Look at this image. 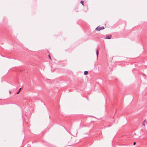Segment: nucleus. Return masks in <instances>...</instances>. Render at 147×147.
<instances>
[{
	"mask_svg": "<svg viewBox=\"0 0 147 147\" xmlns=\"http://www.w3.org/2000/svg\"><path fill=\"white\" fill-rule=\"evenodd\" d=\"M105 28L103 27H100L99 26L96 28L95 29L97 31H100L101 30H103Z\"/></svg>",
	"mask_w": 147,
	"mask_h": 147,
	"instance_id": "1",
	"label": "nucleus"
},
{
	"mask_svg": "<svg viewBox=\"0 0 147 147\" xmlns=\"http://www.w3.org/2000/svg\"><path fill=\"white\" fill-rule=\"evenodd\" d=\"M111 35H108L106 36V37L105 38L106 39H111Z\"/></svg>",
	"mask_w": 147,
	"mask_h": 147,
	"instance_id": "2",
	"label": "nucleus"
},
{
	"mask_svg": "<svg viewBox=\"0 0 147 147\" xmlns=\"http://www.w3.org/2000/svg\"><path fill=\"white\" fill-rule=\"evenodd\" d=\"M96 55H97V60H98V50L96 51Z\"/></svg>",
	"mask_w": 147,
	"mask_h": 147,
	"instance_id": "3",
	"label": "nucleus"
},
{
	"mask_svg": "<svg viewBox=\"0 0 147 147\" xmlns=\"http://www.w3.org/2000/svg\"><path fill=\"white\" fill-rule=\"evenodd\" d=\"M84 74L85 75H87L88 74V72L87 71H85L84 72Z\"/></svg>",
	"mask_w": 147,
	"mask_h": 147,
	"instance_id": "4",
	"label": "nucleus"
},
{
	"mask_svg": "<svg viewBox=\"0 0 147 147\" xmlns=\"http://www.w3.org/2000/svg\"><path fill=\"white\" fill-rule=\"evenodd\" d=\"M80 3L82 4V5H84V1H81L80 2Z\"/></svg>",
	"mask_w": 147,
	"mask_h": 147,
	"instance_id": "5",
	"label": "nucleus"
},
{
	"mask_svg": "<svg viewBox=\"0 0 147 147\" xmlns=\"http://www.w3.org/2000/svg\"><path fill=\"white\" fill-rule=\"evenodd\" d=\"M21 90V88H20L19 90H18V92L17 93V94H18L19 93V92H20Z\"/></svg>",
	"mask_w": 147,
	"mask_h": 147,
	"instance_id": "6",
	"label": "nucleus"
},
{
	"mask_svg": "<svg viewBox=\"0 0 147 147\" xmlns=\"http://www.w3.org/2000/svg\"><path fill=\"white\" fill-rule=\"evenodd\" d=\"M144 121H145L143 122V123H142V124H143V125L144 126H145V124H144Z\"/></svg>",
	"mask_w": 147,
	"mask_h": 147,
	"instance_id": "7",
	"label": "nucleus"
},
{
	"mask_svg": "<svg viewBox=\"0 0 147 147\" xmlns=\"http://www.w3.org/2000/svg\"><path fill=\"white\" fill-rule=\"evenodd\" d=\"M49 59H51V57H50V56L49 55Z\"/></svg>",
	"mask_w": 147,
	"mask_h": 147,
	"instance_id": "8",
	"label": "nucleus"
},
{
	"mask_svg": "<svg viewBox=\"0 0 147 147\" xmlns=\"http://www.w3.org/2000/svg\"><path fill=\"white\" fill-rule=\"evenodd\" d=\"M136 144V142H134L133 143V145H135Z\"/></svg>",
	"mask_w": 147,
	"mask_h": 147,
	"instance_id": "9",
	"label": "nucleus"
},
{
	"mask_svg": "<svg viewBox=\"0 0 147 147\" xmlns=\"http://www.w3.org/2000/svg\"><path fill=\"white\" fill-rule=\"evenodd\" d=\"M9 93L10 94L11 93V91H9Z\"/></svg>",
	"mask_w": 147,
	"mask_h": 147,
	"instance_id": "10",
	"label": "nucleus"
}]
</instances>
